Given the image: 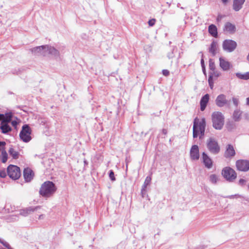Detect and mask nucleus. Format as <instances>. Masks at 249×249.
Here are the masks:
<instances>
[{
	"instance_id": "f257e3e1",
	"label": "nucleus",
	"mask_w": 249,
	"mask_h": 249,
	"mask_svg": "<svg viewBox=\"0 0 249 249\" xmlns=\"http://www.w3.org/2000/svg\"><path fill=\"white\" fill-rule=\"evenodd\" d=\"M32 53L36 55L46 56L48 54L54 56L58 55L59 52L54 47L49 45L37 46L30 49Z\"/></svg>"
},
{
	"instance_id": "f03ea898",
	"label": "nucleus",
	"mask_w": 249,
	"mask_h": 249,
	"mask_svg": "<svg viewBox=\"0 0 249 249\" xmlns=\"http://www.w3.org/2000/svg\"><path fill=\"white\" fill-rule=\"evenodd\" d=\"M198 119L196 118L194 121L193 136L194 138H196L199 135V139H202L204 136L206 127V121L205 118L198 122Z\"/></svg>"
},
{
	"instance_id": "7ed1b4c3",
	"label": "nucleus",
	"mask_w": 249,
	"mask_h": 249,
	"mask_svg": "<svg viewBox=\"0 0 249 249\" xmlns=\"http://www.w3.org/2000/svg\"><path fill=\"white\" fill-rule=\"evenodd\" d=\"M56 190L55 184L52 181H47L41 185L39 193L42 197L48 198L52 196Z\"/></svg>"
},
{
	"instance_id": "20e7f679",
	"label": "nucleus",
	"mask_w": 249,
	"mask_h": 249,
	"mask_svg": "<svg viewBox=\"0 0 249 249\" xmlns=\"http://www.w3.org/2000/svg\"><path fill=\"white\" fill-rule=\"evenodd\" d=\"M213 126L217 130H221L224 124V116L219 111H215L212 114Z\"/></svg>"
},
{
	"instance_id": "39448f33",
	"label": "nucleus",
	"mask_w": 249,
	"mask_h": 249,
	"mask_svg": "<svg viewBox=\"0 0 249 249\" xmlns=\"http://www.w3.org/2000/svg\"><path fill=\"white\" fill-rule=\"evenodd\" d=\"M206 146L209 152L213 154L216 155L220 152V147L213 138L211 137L207 140Z\"/></svg>"
},
{
	"instance_id": "423d86ee",
	"label": "nucleus",
	"mask_w": 249,
	"mask_h": 249,
	"mask_svg": "<svg viewBox=\"0 0 249 249\" xmlns=\"http://www.w3.org/2000/svg\"><path fill=\"white\" fill-rule=\"evenodd\" d=\"M32 129L28 124H24L22 126L21 130L19 133L20 139L24 142H29L32 137L31 136Z\"/></svg>"
},
{
	"instance_id": "0eeeda50",
	"label": "nucleus",
	"mask_w": 249,
	"mask_h": 249,
	"mask_svg": "<svg viewBox=\"0 0 249 249\" xmlns=\"http://www.w3.org/2000/svg\"><path fill=\"white\" fill-rule=\"evenodd\" d=\"M221 175L229 182H233L237 177L235 171L230 167H224L222 170Z\"/></svg>"
},
{
	"instance_id": "6e6552de",
	"label": "nucleus",
	"mask_w": 249,
	"mask_h": 249,
	"mask_svg": "<svg viewBox=\"0 0 249 249\" xmlns=\"http://www.w3.org/2000/svg\"><path fill=\"white\" fill-rule=\"evenodd\" d=\"M7 172L8 176L14 180L18 179L21 176L19 167L14 165H9L7 169Z\"/></svg>"
},
{
	"instance_id": "1a4fd4ad",
	"label": "nucleus",
	"mask_w": 249,
	"mask_h": 249,
	"mask_svg": "<svg viewBox=\"0 0 249 249\" xmlns=\"http://www.w3.org/2000/svg\"><path fill=\"white\" fill-rule=\"evenodd\" d=\"M223 50L227 52H233L237 47V43L235 41L231 39L224 40L222 44Z\"/></svg>"
},
{
	"instance_id": "9d476101",
	"label": "nucleus",
	"mask_w": 249,
	"mask_h": 249,
	"mask_svg": "<svg viewBox=\"0 0 249 249\" xmlns=\"http://www.w3.org/2000/svg\"><path fill=\"white\" fill-rule=\"evenodd\" d=\"M237 169L241 171L247 172L249 170V160H240L236 162Z\"/></svg>"
},
{
	"instance_id": "9b49d317",
	"label": "nucleus",
	"mask_w": 249,
	"mask_h": 249,
	"mask_svg": "<svg viewBox=\"0 0 249 249\" xmlns=\"http://www.w3.org/2000/svg\"><path fill=\"white\" fill-rule=\"evenodd\" d=\"M215 104L217 106L221 107L225 106H229L230 102L227 100L226 97L224 94H221L216 97Z\"/></svg>"
},
{
	"instance_id": "f8f14e48",
	"label": "nucleus",
	"mask_w": 249,
	"mask_h": 249,
	"mask_svg": "<svg viewBox=\"0 0 249 249\" xmlns=\"http://www.w3.org/2000/svg\"><path fill=\"white\" fill-rule=\"evenodd\" d=\"M40 207H41L40 206L29 207L26 209L21 210L20 211L19 214L22 216H26L40 209Z\"/></svg>"
},
{
	"instance_id": "ddd939ff",
	"label": "nucleus",
	"mask_w": 249,
	"mask_h": 249,
	"mask_svg": "<svg viewBox=\"0 0 249 249\" xmlns=\"http://www.w3.org/2000/svg\"><path fill=\"white\" fill-rule=\"evenodd\" d=\"M34 176V173L32 169L26 168L23 171V177L26 182H28L31 181Z\"/></svg>"
},
{
	"instance_id": "4468645a",
	"label": "nucleus",
	"mask_w": 249,
	"mask_h": 249,
	"mask_svg": "<svg viewBox=\"0 0 249 249\" xmlns=\"http://www.w3.org/2000/svg\"><path fill=\"white\" fill-rule=\"evenodd\" d=\"M190 157L193 160H197L199 158L198 146L197 145H194L190 150Z\"/></svg>"
},
{
	"instance_id": "2eb2a0df",
	"label": "nucleus",
	"mask_w": 249,
	"mask_h": 249,
	"mask_svg": "<svg viewBox=\"0 0 249 249\" xmlns=\"http://www.w3.org/2000/svg\"><path fill=\"white\" fill-rule=\"evenodd\" d=\"M219 66L220 68L224 71H227L229 70L232 67V65L230 62L227 61L225 59L222 57L219 58Z\"/></svg>"
},
{
	"instance_id": "dca6fc26",
	"label": "nucleus",
	"mask_w": 249,
	"mask_h": 249,
	"mask_svg": "<svg viewBox=\"0 0 249 249\" xmlns=\"http://www.w3.org/2000/svg\"><path fill=\"white\" fill-rule=\"evenodd\" d=\"M235 155V151L233 146L231 144H228L224 153L225 157L230 158L234 156Z\"/></svg>"
},
{
	"instance_id": "f3484780",
	"label": "nucleus",
	"mask_w": 249,
	"mask_h": 249,
	"mask_svg": "<svg viewBox=\"0 0 249 249\" xmlns=\"http://www.w3.org/2000/svg\"><path fill=\"white\" fill-rule=\"evenodd\" d=\"M223 30L224 32H227L229 34H232L235 33L236 27L234 24L228 22L225 24Z\"/></svg>"
},
{
	"instance_id": "a211bd4d",
	"label": "nucleus",
	"mask_w": 249,
	"mask_h": 249,
	"mask_svg": "<svg viewBox=\"0 0 249 249\" xmlns=\"http://www.w3.org/2000/svg\"><path fill=\"white\" fill-rule=\"evenodd\" d=\"M202 159L205 166L209 169L211 168L213 165L212 160L205 152L202 153Z\"/></svg>"
},
{
	"instance_id": "6ab92c4d",
	"label": "nucleus",
	"mask_w": 249,
	"mask_h": 249,
	"mask_svg": "<svg viewBox=\"0 0 249 249\" xmlns=\"http://www.w3.org/2000/svg\"><path fill=\"white\" fill-rule=\"evenodd\" d=\"M209 95L208 94H205L201 98L200 102V110L201 111H204L206 108L207 105L209 102Z\"/></svg>"
},
{
	"instance_id": "aec40b11",
	"label": "nucleus",
	"mask_w": 249,
	"mask_h": 249,
	"mask_svg": "<svg viewBox=\"0 0 249 249\" xmlns=\"http://www.w3.org/2000/svg\"><path fill=\"white\" fill-rule=\"evenodd\" d=\"M1 132L3 134H7L12 131V128L8 124L1 122L0 125Z\"/></svg>"
},
{
	"instance_id": "412c9836",
	"label": "nucleus",
	"mask_w": 249,
	"mask_h": 249,
	"mask_svg": "<svg viewBox=\"0 0 249 249\" xmlns=\"http://www.w3.org/2000/svg\"><path fill=\"white\" fill-rule=\"evenodd\" d=\"M245 0H233V9L235 11H239L242 8Z\"/></svg>"
},
{
	"instance_id": "4be33fe9",
	"label": "nucleus",
	"mask_w": 249,
	"mask_h": 249,
	"mask_svg": "<svg viewBox=\"0 0 249 249\" xmlns=\"http://www.w3.org/2000/svg\"><path fill=\"white\" fill-rule=\"evenodd\" d=\"M1 122L9 124L12 121L13 118V114L12 112H8L3 114V116L2 117Z\"/></svg>"
},
{
	"instance_id": "5701e85b",
	"label": "nucleus",
	"mask_w": 249,
	"mask_h": 249,
	"mask_svg": "<svg viewBox=\"0 0 249 249\" xmlns=\"http://www.w3.org/2000/svg\"><path fill=\"white\" fill-rule=\"evenodd\" d=\"M217 47L218 45L216 42L213 41L211 44L210 47L209 49V52L210 53H212L213 56L215 55Z\"/></svg>"
},
{
	"instance_id": "b1692460",
	"label": "nucleus",
	"mask_w": 249,
	"mask_h": 249,
	"mask_svg": "<svg viewBox=\"0 0 249 249\" xmlns=\"http://www.w3.org/2000/svg\"><path fill=\"white\" fill-rule=\"evenodd\" d=\"M209 33L213 37H217V30L216 27L213 25L211 24L209 26L208 28Z\"/></svg>"
},
{
	"instance_id": "393cba45",
	"label": "nucleus",
	"mask_w": 249,
	"mask_h": 249,
	"mask_svg": "<svg viewBox=\"0 0 249 249\" xmlns=\"http://www.w3.org/2000/svg\"><path fill=\"white\" fill-rule=\"evenodd\" d=\"M209 180L212 184H216L220 180L219 176L216 174H211L209 177Z\"/></svg>"
},
{
	"instance_id": "a878e982",
	"label": "nucleus",
	"mask_w": 249,
	"mask_h": 249,
	"mask_svg": "<svg viewBox=\"0 0 249 249\" xmlns=\"http://www.w3.org/2000/svg\"><path fill=\"white\" fill-rule=\"evenodd\" d=\"M235 74L237 77H238L239 79L243 80L249 79V72H247L245 73L237 72Z\"/></svg>"
},
{
	"instance_id": "bb28decb",
	"label": "nucleus",
	"mask_w": 249,
	"mask_h": 249,
	"mask_svg": "<svg viewBox=\"0 0 249 249\" xmlns=\"http://www.w3.org/2000/svg\"><path fill=\"white\" fill-rule=\"evenodd\" d=\"M9 153L14 159H17L18 158L19 153L15 151L12 147L10 148Z\"/></svg>"
},
{
	"instance_id": "cd10ccee",
	"label": "nucleus",
	"mask_w": 249,
	"mask_h": 249,
	"mask_svg": "<svg viewBox=\"0 0 249 249\" xmlns=\"http://www.w3.org/2000/svg\"><path fill=\"white\" fill-rule=\"evenodd\" d=\"M151 181V177L150 176H147L144 182V183L142 186V192L145 190L147 186L150 183Z\"/></svg>"
},
{
	"instance_id": "c85d7f7f",
	"label": "nucleus",
	"mask_w": 249,
	"mask_h": 249,
	"mask_svg": "<svg viewBox=\"0 0 249 249\" xmlns=\"http://www.w3.org/2000/svg\"><path fill=\"white\" fill-rule=\"evenodd\" d=\"M241 115V112L239 110H236L233 114V118L235 121H239Z\"/></svg>"
},
{
	"instance_id": "c756f323",
	"label": "nucleus",
	"mask_w": 249,
	"mask_h": 249,
	"mask_svg": "<svg viewBox=\"0 0 249 249\" xmlns=\"http://www.w3.org/2000/svg\"><path fill=\"white\" fill-rule=\"evenodd\" d=\"M8 159V154L5 150H3L1 152L0 156V160L2 162L5 163Z\"/></svg>"
},
{
	"instance_id": "7c9ffc66",
	"label": "nucleus",
	"mask_w": 249,
	"mask_h": 249,
	"mask_svg": "<svg viewBox=\"0 0 249 249\" xmlns=\"http://www.w3.org/2000/svg\"><path fill=\"white\" fill-rule=\"evenodd\" d=\"M220 72L219 71H215V70L214 71H212L210 72V75L212 76V79L213 78V76L218 77L220 76Z\"/></svg>"
},
{
	"instance_id": "2f4dec72",
	"label": "nucleus",
	"mask_w": 249,
	"mask_h": 249,
	"mask_svg": "<svg viewBox=\"0 0 249 249\" xmlns=\"http://www.w3.org/2000/svg\"><path fill=\"white\" fill-rule=\"evenodd\" d=\"M209 69L211 71L215 69L214 62L211 59L209 60Z\"/></svg>"
},
{
	"instance_id": "473e14b6",
	"label": "nucleus",
	"mask_w": 249,
	"mask_h": 249,
	"mask_svg": "<svg viewBox=\"0 0 249 249\" xmlns=\"http://www.w3.org/2000/svg\"><path fill=\"white\" fill-rule=\"evenodd\" d=\"M6 145V142L3 141H0V152L2 151L5 150V146Z\"/></svg>"
},
{
	"instance_id": "72a5a7b5",
	"label": "nucleus",
	"mask_w": 249,
	"mask_h": 249,
	"mask_svg": "<svg viewBox=\"0 0 249 249\" xmlns=\"http://www.w3.org/2000/svg\"><path fill=\"white\" fill-rule=\"evenodd\" d=\"M175 49L174 48L172 51L171 52H169L168 53V54H167V57H168L169 59H172L174 57L175 55H174V51H175Z\"/></svg>"
},
{
	"instance_id": "f704fd0d",
	"label": "nucleus",
	"mask_w": 249,
	"mask_h": 249,
	"mask_svg": "<svg viewBox=\"0 0 249 249\" xmlns=\"http://www.w3.org/2000/svg\"><path fill=\"white\" fill-rule=\"evenodd\" d=\"M109 177L110 179L111 180L114 181L115 180V176H114V172H113V171L112 170H110L109 171Z\"/></svg>"
},
{
	"instance_id": "c9c22d12",
	"label": "nucleus",
	"mask_w": 249,
	"mask_h": 249,
	"mask_svg": "<svg viewBox=\"0 0 249 249\" xmlns=\"http://www.w3.org/2000/svg\"><path fill=\"white\" fill-rule=\"evenodd\" d=\"M6 176V173L4 170L0 171V177L4 178Z\"/></svg>"
},
{
	"instance_id": "e433bc0d",
	"label": "nucleus",
	"mask_w": 249,
	"mask_h": 249,
	"mask_svg": "<svg viewBox=\"0 0 249 249\" xmlns=\"http://www.w3.org/2000/svg\"><path fill=\"white\" fill-rule=\"evenodd\" d=\"M201 66H202L203 71L204 73H205V66H204V59H203V58H202L201 59Z\"/></svg>"
},
{
	"instance_id": "4c0bfd02",
	"label": "nucleus",
	"mask_w": 249,
	"mask_h": 249,
	"mask_svg": "<svg viewBox=\"0 0 249 249\" xmlns=\"http://www.w3.org/2000/svg\"><path fill=\"white\" fill-rule=\"evenodd\" d=\"M232 101H233V104L236 106L237 107L238 105V103H239V101H238V99L236 98H234V97H233L232 98Z\"/></svg>"
},
{
	"instance_id": "58836bf2",
	"label": "nucleus",
	"mask_w": 249,
	"mask_h": 249,
	"mask_svg": "<svg viewBox=\"0 0 249 249\" xmlns=\"http://www.w3.org/2000/svg\"><path fill=\"white\" fill-rule=\"evenodd\" d=\"M155 19H152L148 21V24L150 26H153L155 23Z\"/></svg>"
},
{
	"instance_id": "ea45409f",
	"label": "nucleus",
	"mask_w": 249,
	"mask_h": 249,
	"mask_svg": "<svg viewBox=\"0 0 249 249\" xmlns=\"http://www.w3.org/2000/svg\"><path fill=\"white\" fill-rule=\"evenodd\" d=\"M208 82L211 88L212 89V87L213 86V82L212 81V76H209Z\"/></svg>"
},
{
	"instance_id": "a19ab883",
	"label": "nucleus",
	"mask_w": 249,
	"mask_h": 249,
	"mask_svg": "<svg viewBox=\"0 0 249 249\" xmlns=\"http://www.w3.org/2000/svg\"><path fill=\"white\" fill-rule=\"evenodd\" d=\"M246 183V180L244 179H240L239 180V184L241 186H244Z\"/></svg>"
},
{
	"instance_id": "79ce46f5",
	"label": "nucleus",
	"mask_w": 249,
	"mask_h": 249,
	"mask_svg": "<svg viewBox=\"0 0 249 249\" xmlns=\"http://www.w3.org/2000/svg\"><path fill=\"white\" fill-rule=\"evenodd\" d=\"M12 125L15 128H17V125L18 124V123L16 120H12L11 122Z\"/></svg>"
},
{
	"instance_id": "37998d69",
	"label": "nucleus",
	"mask_w": 249,
	"mask_h": 249,
	"mask_svg": "<svg viewBox=\"0 0 249 249\" xmlns=\"http://www.w3.org/2000/svg\"><path fill=\"white\" fill-rule=\"evenodd\" d=\"M169 71L167 70H162V74L163 75L165 76H167L169 75Z\"/></svg>"
},
{
	"instance_id": "c03bdc74",
	"label": "nucleus",
	"mask_w": 249,
	"mask_h": 249,
	"mask_svg": "<svg viewBox=\"0 0 249 249\" xmlns=\"http://www.w3.org/2000/svg\"><path fill=\"white\" fill-rule=\"evenodd\" d=\"M162 133L165 135H166L167 134V130L166 129H163L162 130Z\"/></svg>"
},
{
	"instance_id": "a18cd8bd",
	"label": "nucleus",
	"mask_w": 249,
	"mask_h": 249,
	"mask_svg": "<svg viewBox=\"0 0 249 249\" xmlns=\"http://www.w3.org/2000/svg\"><path fill=\"white\" fill-rule=\"evenodd\" d=\"M246 101H247V102H246L247 105L249 106V97H248L246 99Z\"/></svg>"
},
{
	"instance_id": "49530a36",
	"label": "nucleus",
	"mask_w": 249,
	"mask_h": 249,
	"mask_svg": "<svg viewBox=\"0 0 249 249\" xmlns=\"http://www.w3.org/2000/svg\"><path fill=\"white\" fill-rule=\"evenodd\" d=\"M221 0L223 2V3H224V4H226L228 1V0Z\"/></svg>"
},
{
	"instance_id": "de8ad7c7",
	"label": "nucleus",
	"mask_w": 249,
	"mask_h": 249,
	"mask_svg": "<svg viewBox=\"0 0 249 249\" xmlns=\"http://www.w3.org/2000/svg\"><path fill=\"white\" fill-rule=\"evenodd\" d=\"M2 116H3V114H0V121H1V119H2Z\"/></svg>"
},
{
	"instance_id": "09e8293b",
	"label": "nucleus",
	"mask_w": 249,
	"mask_h": 249,
	"mask_svg": "<svg viewBox=\"0 0 249 249\" xmlns=\"http://www.w3.org/2000/svg\"><path fill=\"white\" fill-rule=\"evenodd\" d=\"M44 217V215L43 214H41L39 215V219H41V218H43Z\"/></svg>"
},
{
	"instance_id": "8fccbe9b",
	"label": "nucleus",
	"mask_w": 249,
	"mask_h": 249,
	"mask_svg": "<svg viewBox=\"0 0 249 249\" xmlns=\"http://www.w3.org/2000/svg\"><path fill=\"white\" fill-rule=\"evenodd\" d=\"M221 18H222V17L221 16H218L217 19L218 20H220Z\"/></svg>"
},
{
	"instance_id": "3c124183",
	"label": "nucleus",
	"mask_w": 249,
	"mask_h": 249,
	"mask_svg": "<svg viewBox=\"0 0 249 249\" xmlns=\"http://www.w3.org/2000/svg\"><path fill=\"white\" fill-rule=\"evenodd\" d=\"M237 195H235V196H236ZM234 196H229V197L230 198H233V197Z\"/></svg>"
},
{
	"instance_id": "603ef678",
	"label": "nucleus",
	"mask_w": 249,
	"mask_h": 249,
	"mask_svg": "<svg viewBox=\"0 0 249 249\" xmlns=\"http://www.w3.org/2000/svg\"><path fill=\"white\" fill-rule=\"evenodd\" d=\"M247 60H248L249 61V53L248 54V56H247Z\"/></svg>"
},
{
	"instance_id": "864d4df0",
	"label": "nucleus",
	"mask_w": 249,
	"mask_h": 249,
	"mask_svg": "<svg viewBox=\"0 0 249 249\" xmlns=\"http://www.w3.org/2000/svg\"><path fill=\"white\" fill-rule=\"evenodd\" d=\"M84 163H85V164H88V162L86 160H84Z\"/></svg>"
},
{
	"instance_id": "5fc2aeb1",
	"label": "nucleus",
	"mask_w": 249,
	"mask_h": 249,
	"mask_svg": "<svg viewBox=\"0 0 249 249\" xmlns=\"http://www.w3.org/2000/svg\"><path fill=\"white\" fill-rule=\"evenodd\" d=\"M248 188H249V186H248Z\"/></svg>"
}]
</instances>
